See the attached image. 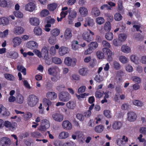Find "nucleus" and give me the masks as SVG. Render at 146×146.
<instances>
[{
	"mask_svg": "<svg viewBox=\"0 0 146 146\" xmlns=\"http://www.w3.org/2000/svg\"><path fill=\"white\" fill-rule=\"evenodd\" d=\"M102 44L103 47H105L103 49V52L106 54L108 56V59H109V60H111L112 52L108 48L110 47V44L108 42L105 40H103L102 41Z\"/></svg>",
	"mask_w": 146,
	"mask_h": 146,
	"instance_id": "obj_1",
	"label": "nucleus"
},
{
	"mask_svg": "<svg viewBox=\"0 0 146 146\" xmlns=\"http://www.w3.org/2000/svg\"><path fill=\"white\" fill-rule=\"evenodd\" d=\"M38 101V97L32 94L29 96L27 99V103L29 106L33 107L36 105Z\"/></svg>",
	"mask_w": 146,
	"mask_h": 146,
	"instance_id": "obj_2",
	"label": "nucleus"
},
{
	"mask_svg": "<svg viewBox=\"0 0 146 146\" xmlns=\"http://www.w3.org/2000/svg\"><path fill=\"white\" fill-rule=\"evenodd\" d=\"M58 98L60 101L65 102L69 100L70 96L68 92L62 91L59 94Z\"/></svg>",
	"mask_w": 146,
	"mask_h": 146,
	"instance_id": "obj_3",
	"label": "nucleus"
},
{
	"mask_svg": "<svg viewBox=\"0 0 146 146\" xmlns=\"http://www.w3.org/2000/svg\"><path fill=\"white\" fill-rule=\"evenodd\" d=\"M4 125L6 128L11 131H14L17 126L16 123L13 121L10 122L8 121H5Z\"/></svg>",
	"mask_w": 146,
	"mask_h": 146,
	"instance_id": "obj_4",
	"label": "nucleus"
},
{
	"mask_svg": "<svg viewBox=\"0 0 146 146\" xmlns=\"http://www.w3.org/2000/svg\"><path fill=\"white\" fill-rule=\"evenodd\" d=\"M41 123V125L38 129L40 131H44L47 129L50 126L49 121L46 119H44L42 120Z\"/></svg>",
	"mask_w": 146,
	"mask_h": 146,
	"instance_id": "obj_5",
	"label": "nucleus"
},
{
	"mask_svg": "<svg viewBox=\"0 0 146 146\" xmlns=\"http://www.w3.org/2000/svg\"><path fill=\"white\" fill-rule=\"evenodd\" d=\"M58 70L57 66H52L48 69V73L50 75L56 76L58 75Z\"/></svg>",
	"mask_w": 146,
	"mask_h": 146,
	"instance_id": "obj_6",
	"label": "nucleus"
},
{
	"mask_svg": "<svg viewBox=\"0 0 146 146\" xmlns=\"http://www.w3.org/2000/svg\"><path fill=\"white\" fill-rule=\"evenodd\" d=\"M0 143L2 146H10L11 141L8 137H3L1 138Z\"/></svg>",
	"mask_w": 146,
	"mask_h": 146,
	"instance_id": "obj_7",
	"label": "nucleus"
},
{
	"mask_svg": "<svg viewBox=\"0 0 146 146\" xmlns=\"http://www.w3.org/2000/svg\"><path fill=\"white\" fill-rule=\"evenodd\" d=\"M27 46L28 48L30 49H34L37 48L38 44L36 42L32 41L27 43Z\"/></svg>",
	"mask_w": 146,
	"mask_h": 146,
	"instance_id": "obj_8",
	"label": "nucleus"
},
{
	"mask_svg": "<svg viewBox=\"0 0 146 146\" xmlns=\"http://www.w3.org/2000/svg\"><path fill=\"white\" fill-rule=\"evenodd\" d=\"M81 16L82 17H85L88 14V11L87 9L84 6L80 7L78 10Z\"/></svg>",
	"mask_w": 146,
	"mask_h": 146,
	"instance_id": "obj_9",
	"label": "nucleus"
},
{
	"mask_svg": "<svg viewBox=\"0 0 146 146\" xmlns=\"http://www.w3.org/2000/svg\"><path fill=\"white\" fill-rule=\"evenodd\" d=\"M127 119L130 121H133L136 120L137 116L136 113L133 112H129L128 113Z\"/></svg>",
	"mask_w": 146,
	"mask_h": 146,
	"instance_id": "obj_10",
	"label": "nucleus"
},
{
	"mask_svg": "<svg viewBox=\"0 0 146 146\" xmlns=\"http://www.w3.org/2000/svg\"><path fill=\"white\" fill-rule=\"evenodd\" d=\"M35 6L34 3L30 2L27 4L25 7V9L26 11L30 12H32L34 10Z\"/></svg>",
	"mask_w": 146,
	"mask_h": 146,
	"instance_id": "obj_11",
	"label": "nucleus"
},
{
	"mask_svg": "<svg viewBox=\"0 0 146 146\" xmlns=\"http://www.w3.org/2000/svg\"><path fill=\"white\" fill-rule=\"evenodd\" d=\"M59 48L58 53L61 56H63L68 52V48L67 47L62 46Z\"/></svg>",
	"mask_w": 146,
	"mask_h": 146,
	"instance_id": "obj_12",
	"label": "nucleus"
},
{
	"mask_svg": "<svg viewBox=\"0 0 146 146\" xmlns=\"http://www.w3.org/2000/svg\"><path fill=\"white\" fill-rule=\"evenodd\" d=\"M62 126L66 130H70L72 128V125L70 123L68 120L63 121Z\"/></svg>",
	"mask_w": 146,
	"mask_h": 146,
	"instance_id": "obj_13",
	"label": "nucleus"
},
{
	"mask_svg": "<svg viewBox=\"0 0 146 146\" xmlns=\"http://www.w3.org/2000/svg\"><path fill=\"white\" fill-rule=\"evenodd\" d=\"M52 117L54 120L58 122L62 121L63 119V115L58 113H55L52 115Z\"/></svg>",
	"mask_w": 146,
	"mask_h": 146,
	"instance_id": "obj_14",
	"label": "nucleus"
},
{
	"mask_svg": "<svg viewBox=\"0 0 146 146\" xmlns=\"http://www.w3.org/2000/svg\"><path fill=\"white\" fill-rule=\"evenodd\" d=\"M122 123L118 121H115L113 123L112 126L113 129L117 130L119 129L122 126Z\"/></svg>",
	"mask_w": 146,
	"mask_h": 146,
	"instance_id": "obj_15",
	"label": "nucleus"
},
{
	"mask_svg": "<svg viewBox=\"0 0 146 146\" xmlns=\"http://www.w3.org/2000/svg\"><path fill=\"white\" fill-rule=\"evenodd\" d=\"M83 38L88 42H90L93 39L92 36H90L89 33L88 32L84 33L82 35Z\"/></svg>",
	"mask_w": 146,
	"mask_h": 146,
	"instance_id": "obj_16",
	"label": "nucleus"
},
{
	"mask_svg": "<svg viewBox=\"0 0 146 146\" xmlns=\"http://www.w3.org/2000/svg\"><path fill=\"white\" fill-rule=\"evenodd\" d=\"M43 105L46 107H47L46 110L48 111L49 110V108L52 106V103L49 100L46 98H44L43 99Z\"/></svg>",
	"mask_w": 146,
	"mask_h": 146,
	"instance_id": "obj_17",
	"label": "nucleus"
},
{
	"mask_svg": "<svg viewBox=\"0 0 146 146\" xmlns=\"http://www.w3.org/2000/svg\"><path fill=\"white\" fill-rule=\"evenodd\" d=\"M13 47H16L20 44L21 42V39L18 37H16L13 39Z\"/></svg>",
	"mask_w": 146,
	"mask_h": 146,
	"instance_id": "obj_18",
	"label": "nucleus"
},
{
	"mask_svg": "<svg viewBox=\"0 0 146 146\" xmlns=\"http://www.w3.org/2000/svg\"><path fill=\"white\" fill-rule=\"evenodd\" d=\"M46 96L48 100H54L57 98V94L54 92H48L46 94Z\"/></svg>",
	"mask_w": 146,
	"mask_h": 146,
	"instance_id": "obj_19",
	"label": "nucleus"
},
{
	"mask_svg": "<svg viewBox=\"0 0 146 146\" xmlns=\"http://www.w3.org/2000/svg\"><path fill=\"white\" fill-rule=\"evenodd\" d=\"M29 21L31 25L34 26L38 25L40 23L39 19L36 17L30 18L29 19Z\"/></svg>",
	"mask_w": 146,
	"mask_h": 146,
	"instance_id": "obj_20",
	"label": "nucleus"
},
{
	"mask_svg": "<svg viewBox=\"0 0 146 146\" xmlns=\"http://www.w3.org/2000/svg\"><path fill=\"white\" fill-rule=\"evenodd\" d=\"M124 73L122 70L118 71L116 74V80L118 82H120L122 80V76H123Z\"/></svg>",
	"mask_w": 146,
	"mask_h": 146,
	"instance_id": "obj_21",
	"label": "nucleus"
},
{
	"mask_svg": "<svg viewBox=\"0 0 146 146\" xmlns=\"http://www.w3.org/2000/svg\"><path fill=\"white\" fill-rule=\"evenodd\" d=\"M24 29L21 27H17L14 28V33L16 35H19L22 34L24 32Z\"/></svg>",
	"mask_w": 146,
	"mask_h": 146,
	"instance_id": "obj_22",
	"label": "nucleus"
},
{
	"mask_svg": "<svg viewBox=\"0 0 146 146\" xmlns=\"http://www.w3.org/2000/svg\"><path fill=\"white\" fill-rule=\"evenodd\" d=\"M25 100V98L22 95L18 94L16 97V102L19 104H22L23 103Z\"/></svg>",
	"mask_w": 146,
	"mask_h": 146,
	"instance_id": "obj_23",
	"label": "nucleus"
},
{
	"mask_svg": "<svg viewBox=\"0 0 146 146\" xmlns=\"http://www.w3.org/2000/svg\"><path fill=\"white\" fill-rule=\"evenodd\" d=\"M77 60L75 58L72 59L69 57H66L64 60L65 64H75L76 63Z\"/></svg>",
	"mask_w": 146,
	"mask_h": 146,
	"instance_id": "obj_24",
	"label": "nucleus"
},
{
	"mask_svg": "<svg viewBox=\"0 0 146 146\" xmlns=\"http://www.w3.org/2000/svg\"><path fill=\"white\" fill-rule=\"evenodd\" d=\"M41 53L42 56H44L45 59L48 58V52L47 47H44L42 49Z\"/></svg>",
	"mask_w": 146,
	"mask_h": 146,
	"instance_id": "obj_25",
	"label": "nucleus"
},
{
	"mask_svg": "<svg viewBox=\"0 0 146 146\" xmlns=\"http://www.w3.org/2000/svg\"><path fill=\"white\" fill-rule=\"evenodd\" d=\"M76 105L75 102L72 101H70L67 103L66 106L67 107L71 109H74L76 107Z\"/></svg>",
	"mask_w": 146,
	"mask_h": 146,
	"instance_id": "obj_26",
	"label": "nucleus"
},
{
	"mask_svg": "<svg viewBox=\"0 0 146 146\" xmlns=\"http://www.w3.org/2000/svg\"><path fill=\"white\" fill-rule=\"evenodd\" d=\"M121 50L125 53H129L131 52V48L126 45H124L121 46Z\"/></svg>",
	"mask_w": 146,
	"mask_h": 146,
	"instance_id": "obj_27",
	"label": "nucleus"
},
{
	"mask_svg": "<svg viewBox=\"0 0 146 146\" xmlns=\"http://www.w3.org/2000/svg\"><path fill=\"white\" fill-rule=\"evenodd\" d=\"M7 56L9 58L16 59L18 57V54L15 52H9L7 53Z\"/></svg>",
	"mask_w": 146,
	"mask_h": 146,
	"instance_id": "obj_28",
	"label": "nucleus"
},
{
	"mask_svg": "<svg viewBox=\"0 0 146 146\" xmlns=\"http://www.w3.org/2000/svg\"><path fill=\"white\" fill-rule=\"evenodd\" d=\"M128 141V138L126 137L125 140L123 141L121 138L118 139L116 141L117 145L120 146H123Z\"/></svg>",
	"mask_w": 146,
	"mask_h": 146,
	"instance_id": "obj_29",
	"label": "nucleus"
},
{
	"mask_svg": "<svg viewBox=\"0 0 146 146\" xmlns=\"http://www.w3.org/2000/svg\"><path fill=\"white\" fill-rule=\"evenodd\" d=\"M72 36L71 31L69 28H67L65 32L64 37L66 39H69Z\"/></svg>",
	"mask_w": 146,
	"mask_h": 146,
	"instance_id": "obj_30",
	"label": "nucleus"
},
{
	"mask_svg": "<svg viewBox=\"0 0 146 146\" xmlns=\"http://www.w3.org/2000/svg\"><path fill=\"white\" fill-rule=\"evenodd\" d=\"M9 21L7 18L5 17L0 18V25L5 26L9 24Z\"/></svg>",
	"mask_w": 146,
	"mask_h": 146,
	"instance_id": "obj_31",
	"label": "nucleus"
},
{
	"mask_svg": "<svg viewBox=\"0 0 146 146\" xmlns=\"http://www.w3.org/2000/svg\"><path fill=\"white\" fill-rule=\"evenodd\" d=\"M59 48V46L57 44L55 45V46H52L50 49V53L52 55H54L56 53V49H58Z\"/></svg>",
	"mask_w": 146,
	"mask_h": 146,
	"instance_id": "obj_32",
	"label": "nucleus"
},
{
	"mask_svg": "<svg viewBox=\"0 0 146 146\" xmlns=\"http://www.w3.org/2000/svg\"><path fill=\"white\" fill-rule=\"evenodd\" d=\"M92 15L95 17H97L100 14V12L99 9L96 7L92 8Z\"/></svg>",
	"mask_w": 146,
	"mask_h": 146,
	"instance_id": "obj_33",
	"label": "nucleus"
},
{
	"mask_svg": "<svg viewBox=\"0 0 146 146\" xmlns=\"http://www.w3.org/2000/svg\"><path fill=\"white\" fill-rule=\"evenodd\" d=\"M69 14L68 19L69 20H72L75 18L76 15V13L74 11L70 10Z\"/></svg>",
	"mask_w": 146,
	"mask_h": 146,
	"instance_id": "obj_34",
	"label": "nucleus"
},
{
	"mask_svg": "<svg viewBox=\"0 0 146 146\" xmlns=\"http://www.w3.org/2000/svg\"><path fill=\"white\" fill-rule=\"evenodd\" d=\"M4 77L6 79L10 81H13L15 79V77L13 75L9 73L5 74Z\"/></svg>",
	"mask_w": 146,
	"mask_h": 146,
	"instance_id": "obj_35",
	"label": "nucleus"
},
{
	"mask_svg": "<svg viewBox=\"0 0 146 146\" xmlns=\"http://www.w3.org/2000/svg\"><path fill=\"white\" fill-rule=\"evenodd\" d=\"M88 70L86 68H84L80 69L79 70V73L80 75L84 76L88 74Z\"/></svg>",
	"mask_w": 146,
	"mask_h": 146,
	"instance_id": "obj_36",
	"label": "nucleus"
},
{
	"mask_svg": "<svg viewBox=\"0 0 146 146\" xmlns=\"http://www.w3.org/2000/svg\"><path fill=\"white\" fill-rule=\"evenodd\" d=\"M57 6V4L56 3H54L49 4L48 8L50 11H53L56 9Z\"/></svg>",
	"mask_w": 146,
	"mask_h": 146,
	"instance_id": "obj_37",
	"label": "nucleus"
},
{
	"mask_svg": "<svg viewBox=\"0 0 146 146\" xmlns=\"http://www.w3.org/2000/svg\"><path fill=\"white\" fill-rule=\"evenodd\" d=\"M86 21L87 25L90 27L93 26L94 24V20L90 18H88Z\"/></svg>",
	"mask_w": 146,
	"mask_h": 146,
	"instance_id": "obj_38",
	"label": "nucleus"
},
{
	"mask_svg": "<svg viewBox=\"0 0 146 146\" xmlns=\"http://www.w3.org/2000/svg\"><path fill=\"white\" fill-rule=\"evenodd\" d=\"M104 126L102 125H99L96 126L95 128V131L98 133H100L104 130Z\"/></svg>",
	"mask_w": 146,
	"mask_h": 146,
	"instance_id": "obj_39",
	"label": "nucleus"
},
{
	"mask_svg": "<svg viewBox=\"0 0 146 146\" xmlns=\"http://www.w3.org/2000/svg\"><path fill=\"white\" fill-rule=\"evenodd\" d=\"M69 135V134L66 132H62L59 134V138L60 139H64L68 137Z\"/></svg>",
	"mask_w": 146,
	"mask_h": 146,
	"instance_id": "obj_40",
	"label": "nucleus"
},
{
	"mask_svg": "<svg viewBox=\"0 0 146 146\" xmlns=\"http://www.w3.org/2000/svg\"><path fill=\"white\" fill-rule=\"evenodd\" d=\"M79 44H78V42L76 40L73 41L72 43V48L74 50H77L78 48V46Z\"/></svg>",
	"mask_w": 146,
	"mask_h": 146,
	"instance_id": "obj_41",
	"label": "nucleus"
},
{
	"mask_svg": "<svg viewBox=\"0 0 146 146\" xmlns=\"http://www.w3.org/2000/svg\"><path fill=\"white\" fill-rule=\"evenodd\" d=\"M120 61L123 64L127 63L128 62V60L125 56H121L119 58Z\"/></svg>",
	"mask_w": 146,
	"mask_h": 146,
	"instance_id": "obj_42",
	"label": "nucleus"
},
{
	"mask_svg": "<svg viewBox=\"0 0 146 146\" xmlns=\"http://www.w3.org/2000/svg\"><path fill=\"white\" fill-rule=\"evenodd\" d=\"M31 135L33 137L36 138H39L42 136V135L39 132L36 131L32 133Z\"/></svg>",
	"mask_w": 146,
	"mask_h": 146,
	"instance_id": "obj_43",
	"label": "nucleus"
},
{
	"mask_svg": "<svg viewBox=\"0 0 146 146\" xmlns=\"http://www.w3.org/2000/svg\"><path fill=\"white\" fill-rule=\"evenodd\" d=\"M34 32L36 35H40L42 33V30L40 28L38 27H36L34 28Z\"/></svg>",
	"mask_w": 146,
	"mask_h": 146,
	"instance_id": "obj_44",
	"label": "nucleus"
},
{
	"mask_svg": "<svg viewBox=\"0 0 146 146\" xmlns=\"http://www.w3.org/2000/svg\"><path fill=\"white\" fill-rule=\"evenodd\" d=\"M60 31L59 29H55L51 31V33L52 36H58L60 33Z\"/></svg>",
	"mask_w": 146,
	"mask_h": 146,
	"instance_id": "obj_45",
	"label": "nucleus"
},
{
	"mask_svg": "<svg viewBox=\"0 0 146 146\" xmlns=\"http://www.w3.org/2000/svg\"><path fill=\"white\" fill-rule=\"evenodd\" d=\"M32 116V114L29 112H26L24 115V119L25 121H27L31 118Z\"/></svg>",
	"mask_w": 146,
	"mask_h": 146,
	"instance_id": "obj_46",
	"label": "nucleus"
},
{
	"mask_svg": "<svg viewBox=\"0 0 146 146\" xmlns=\"http://www.w3.org/2000/svg\"><path fill=\"white\" fill-rule=\"evenodd\" d=\"M121 15L119 13H116L114 15V19L116 21H120L122 19Z\"/></svg>",
	"mask_w": 146,
	"mask_h": 146,
	"instance_id": "obj_47",
	"label": "nucleus"
},
{
	"mask_svg": "<svg viewBox=\"0 0 146 146\" xmlns=\"http://www.w3.org/2000/svg\"><path fill=\"white\" fill-rule=\"evenodd\" d=\"M96 21L97 23L101 25L104 23V19L102 17H99L96 18Z\"/></svg>",
	"mask_w": 146,
	"mask_h": 146,
	"instance_id": "obj_48",
	"label": "nucleus"
},
{
	"mask_svg": "<svg viewBox=\"0 0 146 146\" xmlns=\"http://www.w3.org/2000/svg\"><path fill=\"white\" fill-rule=\"evenodd\" d=\"M104 114L107 118H110L111 117V111L109 110H105L104 111Z\"/></svg>",
	"mask_w": 146,
	"mask_h": 146,
	"instance_id": "obj_49",
	"label": "nucleus"
},
{
	"mask_svg": "<svg viewBox=\"0 0 146 146\" xmlns=\"http://www.w3.org/2000/svg\"><path fill=\"white\" fill-rule=\"evenodd\" d=\"M52 61L55 64H61L62 63L60 59L57 57H54L52 58Z\"/></svg>",
	"mask_w": 146,
	"mask_h": 146,
	"instance_id": "obj_50",
	"label": "nucleus"
},
{
	"mask_svg": "<svg viewBox=\"0 0 146 146\" xmlns=\"http://www.w3.org/2000/svg\"><path fill=\"white\" fill-rule=\"evenodd\" d=\"M98 46V43L96 42H92L88 45V47L91 48L93 50L95 49Z\"/></svg>",
	"mask_w": 146,
	"mask_h": 146,
	"instance_id": "obj_51",
	"label": "nucleus"
},
{
	"mask_svg": "<svg viewBox=\"0 0 146 146\" xmlns=\"http://www.w3.org/2000/svg\"><path fill=\"white\" fill-rule=\"evenodd\" d=\"M111 25L109 22H107L105 23L104 26V29L107 31H109L111 29Z\"/></svg>",
	"mask_w": 146,
	"mask_h": 146,
	"instance_id": "obj_52",
	"label": "nucleus"
},
{
	"mask_svg": "<svg viewBox=\"0 0 146 146\" xmlns=\"http://www.w3.org/2000/svg\"><path fill=\"white\" fill-rule=\"evenodd\" d=\"M14 14L15 16L19 18H23V13L18 11H15L14 12Z\"/></svg>",
	"mask_w": 146,
	"mask_h": 146,
	"instance_id": "obj_53",
	"label": "nucleus"
},
{
	"mask_svg": "<svg viewBox=\"0 0 146 146\" xmlns=\"http://www.w3.org/2000/svg\"><path fill=\"white\" fill-rule=\"evenodd\" d=\"M2 113L4 115H7V109L2 105H0V113Z\"/></svg>",
	"mask_w": 146,
	"mask_h": 146,
	"instance_id": "obj_54",
	"label": "nucleus"
},
{
	"mask_svg": "<svg viewBox=\"0 0 146 146\" xmlns=\"http://www.w3.org/2000/svg\"><path fill=\"white\" fill-rule=\"evenodd\" d=\"M133 104L137 106L141 107L143 105V104L142 102L137 100H134L133 101Z\"/></svg>",
	"mask_w": 146,
	"mask_h": 146,
	"instance_id": "obj_55",
	"label": "nucleus"
},
{
	"mask_svg": "<svg viewBox=\"0 0 146 146\" xmlns=\"http://www.w3.org/2000/svg\"><path fill=\"white\" fill-rule=\"evenodd\" d=\"M56 39L55 37L51 36L48 39V42L50 44H54L56 42Z\"/></svg>",
	"mask_w": 146,
	"mask_h": 146,
	"instance_id": "obj_56",
	"label": "nucleus"
},
{
	"mask_svg": "<svg viewBox=\"0 0 146 146\" xmlns=\"http://www.w3.org/2000/svg\"><path fill=\"white\" fill-rule=\"evenodd\" d=\"M105 37L108 40H112L113 38V34L112 33H108L106 34Z\"/></svg>",
	"mask_w": 146,
	"mask_h": 146,
	"instance_id": "obj_57",
	"label": "nucleus"
},
{
	"mask_svg": "<svg viewBox=\"0 0 146 146\" xmlns=\"http://www.w3.org/2000/svg\"><path fill=\"white\" fill-rule=\"evenodd\" d=\"M126 38V35L125 34L122 33L119 35V39L121 41H125Z\"/></svg>",
	"mask_w": 146,
	"mask_h": 146,
	"instance_id": "obj_58",
	"label": "nucleus"
},
{
	"mask_svg": "<svg viewBox=\"0 0 146 146\" xmlns=\"http://www.w3.org/2000/svg\"><path fill=\"white\" fill-rule=\"evenodd\" d=\"M49 13V12L48 10L46 9H44L40 13V15L42 17H45L48 15Z\"/></svg>",
	"mask_w": 146,
	"mask_h": 146,
	"instance_id": "obj_59",
	"label": "nucleus"
},
{
	"mask_svg": "<svg viewBox=\"0 0 146 146\" xmlns=\"http://www.w3.org/2000/svg\"><path fill=\"white\" fill-rule=\"evenodd\" d=\"M111 7L109 6L107 4H104L100 7V9L102 10L106 9L108 10H111Z\"/></svg>",
	"mask_w": 146,
	"mask_h": 146,
	"instance_id": "obj_60",
	"label": "nucleus"
},
{
	"mask_svg": "<svg viewBox=\"0 0 146 146\" xmlns=\"http://www.w3.org/2000/svg\"><path fill=\"white\" fill-rule=\"evenodd\" d=\"M95 94L96 97L100 98L103 96L104 94V91H96Z\"/></svg>",
	"mask_w": 146,
	"mask_h": 146,
	"instance_id": "obj_61",
	"label": "nucleus"
},
{
	"mask_svg": "<svg viewBox=\"0 0 146 146\" xmlns=\"http://www.w3.org/2000/svg\"><path fill=\"white\" fill-rule=\"evenodd\" d=\"M76 117L77 119L80 121H83L84 119V115L81 113H78L77 114Z\"/></svg>",
	"mask_w": 146,
	"mask_h": 146,
	"instance_id": "obj_62",
	"label": "nucleus"
},
{
	"mask_svg": "<svg viewBox=\"0 0 146 146\" xmlns=\"http://www.w3.org/2000/svg\"><path fill=\"white\" fill-rule=\"evenodd\" d=\"M97 56L98 58L100 59L103 58L104 57V54L100 51H98L97 52Z\"/></svg>",
	"mask_w": 146,
	"mask_h": 146,
	"instance_id": "obj_63",
	"label": "nucleus"
},
{
	"mask_svg": "<svg viewBox=\"0 0 146 146\" xmlns=\"http://www.w3.org/2000/svg\"><path fill=\"white\" fill-rule=\"evenodd\" d=\"M63 146H76V145L73 142L70 141L64 143Z\"/></svg>",
	"mask_w": 146,
	"mask_h": 146,
	"instance_id": "obj_64",
	"label": "nucleus"
}]
</instances>
